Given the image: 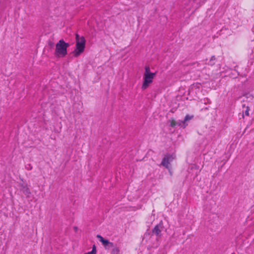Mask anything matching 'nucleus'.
<instances>
[{"mask_svg":"<svg viewBox=\"0 0 254 254\" xmlns=\"http://www.w3.org/2000/svg\"><path fill=\"white\" fill-rule=\"evenodd\" d=\"M156 75V72H151L149 66L145 67L144 73L143 76V82L141 84L142 90H146L152 84Z\"/></svg>","mask_w":254,"mask_h":254,"instance_id":"1","label":"nucleus"},{"mask_svg":"<svg viewBox=\"0 0 254 254\" xmlns=\"http://www.w3.org/2000/svg\"><path fill=\"white\" fill-rule=\"evenodd\" d=\"M85 39L83 36L76 35L75 48L73 52V55L77 57L83 53L85 48Z\"/></svg>","mask_w":254,"mask_h":254,"instance_id":"2","label":"nucleus"},{"mask_svg":"<svg viewBox=\"0 0 254 254\" xmlns=\"http://www.w3.org/2000/svg\"><path fill=\"white\" fill-rule=\"evenodd\" d=\"M69 44L64 40H60L56 45L55 55L59 58H63L67 55V48Z\"/></svg>","mask_w":254,"mask_h":254,"instance_id":"3","label":"nucleus"},{"mask_svg":"<svg viewBox=\"0 0 254 254\" xmlns=\"http://www.w3.org/2000/svg\"><path fill=\"white\" fill-rule=\"evenodd\" d=\"M174 159L175 156L173 155H166L162 161L161 165L167 168H169L170 162Z\"/></svg>","mask_w":254,"mask_h":254,"instance_id":"4","label":"nucleus"},{"mask_svg":"<svg viewBox=\"0 0 254 254\" xmlns=\"http://www.w3.org/2000/svg\"><path fill=\"white\" fill-rule=\"evenodd\" d=\"M97 238L99 239L100 241L102 242L104 246H109L110 247L113 246L112 243L110 242L108 240L104 239L101 236L98 235Z\"/></svg>","mask_w":254,"mask_h":254,"instance_id":"5","label":"nucleus"},{"mask_svg":"<svg viewBox=\"0 0 254 254\" xmlns=\"http://www.w3.org/2000/svg\"><path fill=\"white\" fill-rule=\"evenodd\" d=\"M96 253H97L96 247L95 245H94L92 247V249L91 251L85 253L84 254H96Z\"/></svg>","mask_w":254,"mask_h":254,"instance_id":"6","label":"nucleus"},{"mask_svg":"<svg viewBox=\"0 0 254 254\" xmlns=\"http://www.w3.org/2000/svg\"><path fill=\"white\" fill-rule=\"evenodd\" d=\"M153 232L157 235L160 234L161 230L160 229V227L158 225H157L153 229Z\"/></svg>","mask_w":254,"mask_h":254,"instance_id":"7","label":"nucleus"},{"mask_svg":"<svg viewBox=\"0 0 254 254\" xmlns=\"http://www.w3.org/2000/svg\"><path fill=\"white\" fill-rule=\"evenodd\" d=\"M120 253V249L119 248L116 247L113 249L111 254H119Z\"/></svg>","mask_w":254,"mask_h":254,"instance_id":"8","label":"nucleus"},{"mask_svg":"<svg viewBox=\"0 0 254 254\" xmlns=\"http://www.w3.org/2000/svg\"><path fill=\"white\" fill-rule=\"evenodd\" d=\"M192 117H193L192 116H190V115H188L185 117L184 121L187 122L189 120H190L192 118Z\"/></svg>","mask_w":254,"mask_h":254,"instance_id":"9","label":"nucleus"},{"mask_svg":"<svg viewBox=\"0 0 254 254\" xmlns=\"http://www.w3.org/2000/svg\"><path fill=\"white\" fill-rule=\"evenodd\" d=\"M249 109L248 108V109H247V110L246 111V112H245V114H246V115H247V116H249Z\"/></svg>","mask_w":254,"mask_h":254,"instance_id":"10","label":"nucleus"}]
</instances>
